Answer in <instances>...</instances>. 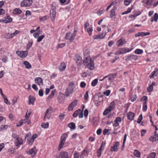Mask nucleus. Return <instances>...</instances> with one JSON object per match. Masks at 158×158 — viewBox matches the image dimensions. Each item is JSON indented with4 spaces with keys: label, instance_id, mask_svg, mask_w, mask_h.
Returning a JSON list of instances; mask_svg holds the SVG:
<instances>
[{
    "label": "nucleus",
    "instance_id": "nucleus-18",
    "mask_svg": "<svg viewBox=\"0 0 158 158\" xmlns=\"http://www.w3.org/2000/svg\"><path fill=\"white\" fill-rule=\"evenodd\" d=\"M105 36V33H102L101 34L94 35L93 37L94 39L98 40L103 39Z\"/></svg>",
    "mask_w": 158,
    "mask_h": 158
},
{
    "label": "nucleus",
    "instance_id": "nucleus-62",
    "mask_svg": "<svg viewBox=\"0 0 158 158\" xmlns=\"http://www.w3.org/2000/svg\"><path fill=\"white\" fill-rule=\"evenodd\" d=\"M39 95L40 97H42L43 96V93L42 89H40L39 90Z\"/></svg>",
    "mask_w": 158,
    "mask_h": 158
},
{
    "label": "nucleus",
    "instance_id": "nucleus-64",
    "mask_svg": "<svg viewBox=\"0 0 158 158\" xmlns=\"http://www.w3.org/2000/svg\"><path fill=\"white\" fill-rule=\"evenodd\" d=\"M22 121H23V120H21L20 121L18 122L16 126L17 127H20L23 124V123Z\"/></svg>",
    "mask_w": 158,
    "mask_h": 158
},
{
    "label": "nucleus",
    "instance_id": "nucleus-48",
    "mask_svg": "<svg viewBox=\"0 0 158 158\" xmlns=\"http://www.w3.org/2000/svg\"><path fill=\"white\" fill-rule=\"evenodd\" d=\"M143 51L142 50L137 49L135 51V53L136 54H140L143 53Z\"/></svg>",
    "mask_w": 158,
    "mask_h": 158
},
{
    "label": "nucleus",
    "instance_id": "nucleus-40",
    "mask_svg": "<svg viewBox=\"0 0 158 158\" xmlns=\"http://www.w3.org/2000/svg\"><path fill=\"white\" fill-rule=\"evenodd\" d=\"M155 0H145V3L148 5H151L153 1Z\"/></svg>",
    "mask_w": 158,
    "mask_h": 158
},
{
    "label": "nucleus",
    "instance_id": "nucleus-35",
    "mask_svg": "<svg viewBox=\"0 0 158 158\" xmlns=\"http://www.w3.org/2000/svg\"><path fill=\"white\" fill-rule=\"evenodd\" d=\"M99 99V97L98 96L94 97V101L96 104L99 105V103L100 102V101L98 102Z\"/></svg>",
    "mask_w": 158,
    "mask_h": 158
},
{
    "label": "nucleus",
    "instance_id": "nucleus-59",
    "mask_svg": "<svg viewBox=\"0 0 158 158\" xmlns=\"http://www.w3.org/2000/svg\"><path fill=\"white\" fill-rule=\"evenodd\" d=\"M39 19L40 21H44L47 19V16H44L42 17H40Z\"/></svg>",
    "mask_w": 158,
    "mask_h": 158
},
{
    "label": "nucleus",
    "instance_id": "nucleus-5",
    "mask_svg": "<svg viewBox=\"0 0 158 158\" xmlns=\"http://www.w3.org/2000/svg\"><path fill=\"white\" fill-rule=\"evenodd\" d=\"M67 136L68 135L66 134H63L62 135L61 137L60 142L58 147V149L59 151L60 150L63 148V146L65 143Z\"/></svg>",
    "mask_w": 158,
    "mask_h": 158
},
{
    "label": "nucleus",
    "instance_id": "nucleus-34",
    "mask_svg": "<svg viewBox=\"0 0 158 158\" xmlns=\"http://www.w3.org/2000/svg\"><path fill=\"white\" fill-rule=\"evenodd\" d=\"M147 102H144L143 103V110L144 112L146 111L147 110Z\"/></svg>",
    "mask_w": 158,
    "mask_h": 158
},
{
    "label": "nucleus",
    "instance_id": "nucleus-20",
    "mask_svg": "<svg viewBox=\"0 0 158 158\" xmlns=\"http://www.w3.org/2000/svg\"><path fill=\"white\" fill-rule=\"evenodd\" d=\"M59 157L60 158H69L68 153L66 152H61L60 154Z\"/></svg>",
    "mask_w": 158,
    "mask_h": 158
},
{
    "label": "nucleus",
    "instance_id": "nucleus-30",
    "mask_svg": "<svg viewBox=\"0 0 158 158\" xmlns=\"http://www.w3.org/2000/svg\"><path fill=\"white\" fill-rule=\"evenodd\" d=\"M125 89L124 88H121L119 90V92H122V93H119V97L120 98L122 99L123 98V97H122L121 95L123 96L125 94Z\"/></svg>",
    "mask_w": 158,
    "mask_h": 158
},
{
    "label": "nucleus",
    "instance_id": "nucleus-41",
    "mask_svg": "<svg viewBox=\"0 0 158 158\" xmlns=\"http://www.w3.org/2000/svg\"><path fill=\"white\" fill-rule=\"evenodd\" d=\"M115 102L114 101H113L110 103V105L108 108L112 110L115 107Z\"/></svg>",
    "mask_w": 158,
    "mask_h": 158
},
{
    "label": "nucleus",
    "instance_id": "nucleus-25",
    "mask_svg": "<svg viewBox=\"0 0 158 158\" xmlns=\"http://www.w3.org/2000/svg\"><path fill=\"white\" fill-rule=\"evenodd\" d=\"M121 120L122 119L120 117L117 118L114 122L113 126L115 127L118 126L119 124V122H121Z\"/></svg>",
    "mask_w": 158,
    "mask_h": 158
},
{
    "label": "nucleus",
    "instance_id": "nucleus-52",
    "mask_svg": "<svg viewBox=\"0 0 158 158\" xmlns=\"http://www.w3.org/2000/svg\"><path fill=\"white\" fill-rule=\"evenodd\" d=\"M49 124L48 123H43L42 124L41 126L42 127L44 128H47L48 127Z\"/></svg>",
    "mask_w": 158,
    "mask_h": 158
},
{
    "label": "nucleus",
    "instance_id": "nucleus-57",
    "mask_svg": "<svg viewBox=\"0 0 158 158\" xmlns=\"http://www.w3.org/2000/svg\"><path fill=\"white\" fill-rule=\"evenodd\" d=\"M110 93V91L109 90H107L105 92L103 93V94L105 95H106L107 96H109Z\"/></svg>",
    "mask_w": 158,
    "mask_h": 158
},
{
    "label": "nucleus",
    "instance_id": "nucleus-38",
    "mask_svg": "<svg viewBox=\"0 0 158 158\" xmlns=\"http://www.w3.org/2000/svg\"><path fill=\"white\" fill-rule=\"evenodd\" d=\"M80 112H81V110L80 109H79L74 112L73 114V116L75 118L77 117L78 115H79Z\"/></svg>",
    "mask_w": 158,
    "mask_h": 158
},
{
    "label": "nucleus",
    "instance_id": "nucleus-17",
    "mask_svg": "<svg viewBox=\"0 0 158 158\" xmlns=\"http://www.w3.org/2000/svg\"><path fill=\"white\" fill-rule=\"evenodd\" d=\"M35 81L36 83L39 86H42L43 85V79L40 77L36 78L35 79Z\"/></svg>",
    "mask_w": 158,
    "mask_h": 158
},
{
    "label": "nucleus",
    "instance_id": "nucleus-33",
    "mask_svg": "<svg viewBox=\"0 0 158 158\" xmlns=\"http://www.w3.org/2000/svg\"><path fill=\"white\" fill-rule=\"evenodd\" d=\"M22 11L19 9L16 8L13 11L14 14H20L22 13Z\"/></svg>",
    "mask_w": 158,
    "mask_h": 158
},
{
    "label": "nucleus",
    "instance_id": "nucleus-44",
    "mask_svg": "<svg viewBox=\"0 0 158 158\" xmlns=\"http://www.w3.org/2000/svg\"><path fill=\"white\" fill-rule=\"evenodd\" d=\"M111 111H112L109 108H108L106 109L104 111L103 113V114L104 115H106L108 114L109 112H110Z\"/></svg>",
    "mask_w": 158,
    "mask_h": 158
},
{
    "label": "nucleus",
    "instance_id": "nucleus-31",
    "mask_svg": "<svg viewBox=\"0 0 158 158\" xmlns=\"http://www.w3.org/2000/svg\"><path fill=\"white\" fill-rule=\"evenodd\" d=\"M117 9V7L115 6H114L111 9L110 11V17L111 18L114 16L115 15V11Z\"/></svg>",
    "mask_w": 158,
    "mask_h": 158
},
{
    "label": "nucleus",
    "instance_id": "nucleus-47",
    "mask_svg": "<svg viewBox=\"0 0 158 158\" xmlns=\"http://www.w3.org/2000/svg\"><path fill=\"white\" fill-rule=\"evenodd\" d=\"M156 154L155 152H152L148 156V158H155Z\"/></svg>",
    "mask_w": 158,
    "mask_h": 158
},
{
    "label": "nucleus",
    "instance_id": "nucleus-45",
    "mask_svg": "<svg viewBox=\"0 0 158 158\" xmlns=\"http://www.w3.org/2000/svg\"><path fill=\"white\" fill-rule=\"evenodd\" d=\"M8 126L6 125H2L0 127V131H2L4 129H6L8 128Z\"/></svg>",
    "mask_w": 158,
    "mask_h": 158
},
{
    "label": "nucleus",
    "instance_id": "nucleus-29",
    "mask_svg": "<svg viewBox=\"0 0 158 158\" xmlns=\"http://www.w3.org/2000/svg\"><path fill=\"white\" fill-rule=\"evenodd\" d=\"M66 67V65L64 62H62L59 66V69L63 71L64 70Z\"/></svg>",
    "mask_w": 158,
    "mask_h": 158
},
{
    "label": "nucleus",
    "instance_id": "nucleus-56",
    "mask_svg": "<svg viewBox=\"0 0 158 158\" xmlns=\"http://www.w3.org/2000/svg\"><path fill=\"white\" fill-rule=\"evenodd\" d=\"M153 89V86L151 85H150L147 88L148 91L149 92H151L152 90Z\"/></svg>",
    "mask_w": 158,
    "mask_h": 158
},
{
    "label": "nucleus",
    "instance_id": "nucleus-9",
    "mask_svg": "<svg viewBox=\"0 0 158 158\" xmlns=\"http://www.w3.org/2000/svg\"><path fill=\"white\" fill-rule=\"evenodd\" d=\"M17 55L21 58H24L26 57L28 53V51H18L16 52Z\"/></svg>",
    "mask_w": 158,
    "mask_h": 158
},
{
    "label": "nucleus",
    "instance_id": "nucleus-13",
    "mask_svg": "<svg viewBox=\"0 0 158 158\" xmlns=\"http://www.w3.org/2000/svg\"><path fill=\"white\" fill-rule=\"evenodd\" d=\"M31 138V135L30 133L27 134L25 137L26 139L28 141V144L30 145H31L34 141V140Z\"/></svg>",
    "mask_w": 158,
    "mask_h": 158
},
{
    "label": "nucleus",
    "instance_id": "nucleus-32",
    "mask_svg": "<svg viewBox=\"0 0 158 158\" xmlns=\"http://www.w3.org/2000/svg\"><path fill=\"white\" fill-rule=\"evenodd\" d=\"M158 19V14L157 13H155L153 17L152 18L151 20V22H153L154 21L155 22H156Z\"/></svg>",
    "mask_w": 158,
    "mask_h": 158
},
{
    "label": "nucleus",
    "instance_id": "nucleus-3",
    "mask_svg": "<svg viewBox=\"0 0 158 158\" xmlns=\"http://www.w3.org/2000/svg\"><path fill=\"white\" fill-rule=\"evenodd\" d=\"M77 32V30H74L73 33L70 32L67 33L66 34L65 39L69 40L71 42H73L75 39Z\"/></svg>",
    "mask_w": 158,
    "mask_h": 158
},
{
    "label": "nucleus",
    "instance_id": "nucleus-15",
    "mask_svg": "<svg viewBox=\"0 0 158 158\" xmlns=\"http://www.w3.org/2000/svg\"><path fill=\"white\" fill-rule=\"evenodd\" d=\"M119 145V143L118 142H115L113 146L111 147L110 151L112 152H117L118 150V148Z\"/></svg>",
    "mask_w": 158,
    "mask_h": 158
},
{
    "label": "nucleus",
    "instance_id": "nucleus-60",
    "mask_svg": "<svg viewBox=\"0 0 158 158\" xmlns=\"http://www.w3.org/2000/svg\"><path fill=\"white\" fill-rule=\"evenodd\" d=\"M96 13L98 15L100 16L103 13V11L102 10H98L97 11Z\"/></svg>",
    "mask_w": 158,
    "mask_h": 158
},
{
    "label": "nucleus",
    "instance_id": "nucleus-26",
    "mask_svg": "<svg viewBox=\"0 0 158 158\" xmlns=\"http://www.w3.org/2000/svg\"><path fill=\"white\" fill-rule=\"evenodd\" d=\"M35 100V98L33 96L30 95L29 97L28 104L34 105V102Z\"/></svg>",
    "mask_w": 158,
    "mask_h": 158
},
{
    "label": "nucleus",
    "instance_id": "nucleus-36",
    "mask_svg": "<svg viewBox=\"0 0 158 158\" xmlns=\"http://www.w3.org/2000/svg\"><path fill=\"white\" fill-rule=\"evenodd\" d=\"M157 70V69H155V70L149 76L150 78H153L154 76H156V75L155 74V73Z\"/></svg>",
    "mask_w": 158,
    "mask_h": 158
},
{
    "label": "nucleus",
    "instance_id": "nucleus-12",
    "mask_svg": "<svg viewBox=\"0 0 158 158\" xmlns=\"http://www.w3.org/2000/svg\"><path fill=\"white\" fill-rule=\"evenodd\" d=\"M36 150L35 147L33 148L27 150L26 151L28 155H31L32 157L35 155Z\"/></svg>",
    "mask_w": 158,
    "mask_h": 158
},
{
    "label": "nucleus",
    "instance_id": "nucleus-51",
    "mask_svg": "<svg viewBox=\"0 0 158 158\" xmlns=\"http://www.w3.org/2000/svg\"><path fill=\"white\" fill-rule=\"evenodd\" d=\"M105 145V143H104L103 142H102V144L101 145L100 148L98 150L101 151H103L104 150Z\"/></svg>",
    "mask_w": 158,
    "mask_h": 158
},
{
    "label": "nucleus",
    "instance_id": "nucleus-55",
    "mask_svg": "<svg viewBox=\"0 0 158 158\" xmlns=\"http://www.w3.org/2000/svg\"><path fill=\"white\" fill-rule=\"evenodd\" d=\"M86 85V84L85 82L84 81H82L80 83V86L82 88H84L85 87Z\"/></svg>",
    "mask_w": 158,
    "mask_h": 158
},
{
    "label": "nucleus",
    "instance_id": "nucleus-7",
    "mask_svg": "<svg viewBox=\"0 0 158 158\" xmlns=\"http://www.w3.org/2000/svg\"><path fill=\"white\" fill-rule=\"evenodd\" d=\"M19 32L20 31H19L16 30L13 33L9 32L6 33L4 35L3 37L5 39H9L18 35Z\"/></svg>",
    "mask_w": 158,
    "mask_h": 158
},
{
    "label": "nucleus",
    "instance_id": "nucleus-42",
    "mask_svg": "<svg viewBox=\"0 0 158 158\" xmlns=\"http://www.w3.org/2000/svg\"><path fill=\"white\" fill-rule=\"evenodd\" d=\"M87 152H88L86 150H83L80 156V158H84L85 155L87 154Z\"/></svg>",
    "mask_w": 158,
    "mask_h": 158
},
{
    "label": "nucleus",
    "instance_id": "nucleus-53",
    "mask_svg": "<svg viewBox=\"0 0 158 158\" xmlns=\"http://www.w3.org/2000/svg\"><path fill=\"white\" fill-rule=\"evenodd\" d=\"M143 118L142 115V114H140L137 119V123H139L141 122V120H142Z\"/></svg>",
    "mask_w": 158,
    "mask_h": 158
},
{
    "label": "nucleus",
    "instance_id": "nucleus-21",
    "mask_svg": "<svg viewBox=\"0 0 158 158\" xmlns=\"http://www.w3.org/2000/svg\"><path fill=\"white\" fill-rule=\"evenodd\" d=\"M76 61L77 64L78 66L81 65L82 62V58L79 56H77L75 57V59Z\"/></svg>",
    "mask_w": 158,
    "mask_h": 158
},
{
    "label": "nucleus",
    "instance_id": "nucleus-43",
    "mask_svg": "<svg viewBox=\"0 0 158 158\" xmlns=\"http://www.w3.org/2000/svg\"><path fill=\"white\" fill-rule=\"evenodd\" d=\"M86 30L87 31L89 35H91L92 32L93 30L92 27L87 28L86 29Z\"/></svg>",
    "mask_w": 158,
    "mask_h": 158
},
{
    "label": "nucleus",
    "instance_id": "nucleus-10",
    "mask_svg": "<svg viewBox=\"0 0 158 158\" xmlns=\"http://www.w3.org/2000/svg\"><path fill=\"white\" fill-rule=\"evenodd\" d=\"M31 0H24L21 3V6L22 7L29 6L32 3Z\"/></svg>",
    "mask_w": 158,
    "mask_h": 158
},
{
    "label": "nucleus",
    "instance_id": "nucleus-22",
    "mask_svg": "<svg viewBox=\"0 0 158 158\" xmlns=\"http://www.w3.org/2000/svg\"><path fill=\"white\" fill-rule=\"evenodd\" d=\"M116 73H111L108 75V80L110 82H111L113 81L115 77L116 76Z\"/></svg>",
    "mask_w": 158,
    "mask_h": 158
},
{
    "label": "nucleus",
    "instance_id": "nucleus-14",
    "mask_svg": "<svg viewBox=\"0 0 158 158\" xmlns=\"http://www.w3.org/2000/svg\"><path fill=\"white\" fill-rule=\"evenodd\" d=\"M77 100H74L71 103L68 107V110H69L72 111L73 110V108L77 106Z\"/></svg>",
    "mask_w": 158,
    "mask_h": 158
},
{
    "label": "nucleus",
    "instance_id": "nucleus-23",
    "mask_svg": "<svg viewBox=\"0 0 158 158\" xmlns=\"http://www.w3.org/2000/svg\"><path fill=\"white\" fill-rule=\"evenodd\" d=\"M149 140L152 142L156 141L158 140V134H156V132L155 131V135L153 136H151L149 138Z\"/></svg>",
    "mask_w": 158,
    "mask_h": 158
},
{
    "label": "nucleus",
    "instance_id": "nucleus-16",
    "mask_svg": "<svg viewBox=\"0 0 158 158\" xmlns=\"http://www.w3.org/2000/svg\"><path fill=\"white\" fill-rule=\"evenodd\" d=\"M150 34V33L149 32L145 33L143 32H140L136 33L135 35V37L139 36L143 37L149 35Z\"/></svg>",
    "mask_w": 158,
    "mask_h": 158
},
{
    "label": "nucleus",
    "instance_id": "nucleus-39",
    "mask_svg": "<svg viewBox=\"0 0 158 158\" xmlns=\"http://www.w3.org/2000/svg\"><path fill=\"white\" fill-rule=\"evenodd\" d=\"M69 126L71 129L74 130L75 129V124L74 123L72 122L69 124Z\"/></svg>",
    "mask_w": 158,
    "mask_h": 158
},
{
    "label": "nucleus",
    "instance_id": "nucleus-6",
    "mask_svg": "<svg viewBox=\"0 0 158 158\" xmlns=\"http://www.w3.org/2000/svg\"><path fill=\"white\" fill-rule=\"evenodd\" d=\"M132 50L127 48H123L117 50L115 52L116 55H119L129 52Z\"/></svg>",
    "mask_w": 158,
    "mask_h": 158
},
{
    "label": "nucleus",
    "instance_id": "nucleus-37",
    "mask_svg": "<svg viewBox=\"0 0 158 158\" xmlns=\"http://www.w3.org/2000/svg\"><path fill=\"white\" fill-rule=\"evenodd\" d=\"M24 64L26 68L29 69L31 68V65L29 62L27 61H25L24 62Z\"/></svg>",
    "mask_w": 158,
    "mask_h": 158
},
{
    "label": "nucleus",
    "instance_id": "nucleus-24",
    "mask_svg": "<svg viewBox=\"0 0 158 158\" xmlns=\"http://www.w3.org/2000/svg\"><path fill=\"white\" fill-rule=\"evenodd\" d=\"M2 21L5 23H6L11 22L12 21V19L9 16H7L5 17Z\"/></svg>",
    "mask_w": 158,
    "mask_h": 158
},
{
    "label": "nucleus",
    "instance_id": "nucleus-28",
    "mask_svg": "<svg viewBox=\"0 0 158 158\" xmlns=\"http://www.w3.org/2000/svg\"><path fill=\"white\" fill-rule=\"evenodd\" d=\"M134 116V114L133 112H130L127 114V118L128 119L132 120H133Z\"/></svg>",
    "mask_w": 158,
    "mask_h": 158
},
{
    "label": "nucleus",
    "instance_id": "nucleus-4",
    "mask_svg": "<svg viewBox=\"0 0 158 158\" xmlns=\"http://www.w3.org/2000/svg\"><path fill=\"white\" fill-rule=\"evenodd\" d=\"M75 86V83L73 81L70 82L69 85V87L67 89L66 92V95L67 96H69L72 93Z\"/></svg>",
    "mask_w": 158,
    "mask_h": 158
},
{
    "label": "nucleus",
    "instance_id": "nucleus-49",
    "mask_svg": "<svg viewBox=\"0 0 158 158\" xmlns=\"http://www.w3.org/2000/svg\"><path fill=\"white\" fill-rule=\"evenodd\" d=\"M134 154L135 156L138 157L140 156V153L138 151L135 150L134 152Z\"/></svg>",
    "mask_w": 158,
    "mask_h": 158
},
{
    "label": "nucleus",
    "instance_id": "nucleus-2",
    "mask_svg": "<svg viewBox=\"0 0 158 158\" xmlns=\"http://www.w3.org/2000/svg\"><path fill=\"white\" fill-rule=\"evenodd\" d=\"M12 137L15 140V143L16 146L18 147L23 144V139L19 137L18 135L15 134H13Z\"/></svg>",
    "mask_w": 158,
    "mask_h": 158
},
{
    "label": "nucleus",
    "instance_id": "nucleus-61",
    "mask_svg": "<svg viewBox=\"0 0 158 158\" xmlns=\"http://www.w3.org/2000/svg\"><path fill=\"white\" fill-rule=\"evenodd\" d=\"M88 91H87L84 95V98L85 99L87 100L88 98Z\"/></svg>",
    "mask_w": 158,
    "mask_h": 158
},
{
    "label": "nucleus",
    "instance_id": "nucleus-1",
    "mask_svg": "<svg viewBox=\"0 0 158 158\" xmlns=\"http://www.w3.org/2000/svg\"><path fill=\"white\" fill-rule=\"evenodd\" d=\"M83 64L85 66H87L90 70H93L94 69V60L91 59L89 56H86L83 60Z\"/></svg>",
    "mask_w": 158,
    "mask_h": 158
},
{
    "label": "nucleus",
    "instance_id": "nucleus-58",
    "mask_svg": "<svg viewBox=\"0 0 158 158\" xmlns=\"http://www.w3.org/2000/svg\"><path fill=\"white\" fill-rule=\"evenodd\" d=\"M31 113V111H27L25 116V118H29Z\"/></svg>",
    "mask_w": 158,
    "mask_h": 158
},
{
    "label": "nucleus",
    "instance_id": "nucleus-27",
    "mask_svg": "<svg viewBox=\"0 0 158 158\" xmlns=\"http://www.w3.org/2000/svg\"><path fill=\"white\" fill-rule=\"evenodd\" d=\"M138 58V56L136 55H131L128 56L127 59L128 60H137Z\"/></svg>",
    "mask_w": 158,
    "mask_h": 158
},
{
    "label": "nucleus",
    "instance_id": "nucleus-11",
    "mask_svg": "<svg viewBox=\"0 0 158 158\" xmlns=\"http://www.w3.org/2000/svg\"><path fill=\"white\" fill-rule=\"evenodd\" d=\"M56 8L55 7H53L50 10V16L51 19L53 21L55 19L56 17Z\"/></svg>",
    "mask_w": 158,
    "mask_h": 158
},
{
    "label": "nucleus",
    "instance_id": "nucleus-63",
    "mask_svg": "<svg viewBox=\"0 0 158 158\" xmlns=\"http://www.w3.org/2000/svg\"><path fill=\"white\" fill-rule=\"evenodd\" d=\"M5 11L3 9H0V15H2L5 14Z\"/></svg>",
    "mask_w": 158,
    "mask_h": 158
},
{
    "label": "nucleus",
    "instance_id": "nucleus-46",
    "mask_svg": "<svg viewBox=\"0 0 158 158\" xmlns=\"http://www.w3.org/2000/svg\"><path fill=\"white\" fill-rule=\"evenodd\" d=\"M98 82V79H95L92 81L91 83V85L93 86H95L97 85Z\"/></svg>",
    "mask_w": 158,
    "mask_h": 158
},
{
    "label": "nucleus",
    "instance_id": "nucleus-19",
    "mask_svg": "<svg viewBox=\"0 0 158 158\" xmlns=\"http://www.w3.org/2000/svg\"><path fill=\"white\" fill-rule=\"evenodd\" d=\"M126 43V41L124 39H121L118 40L116 43L117 47H119L123 45Z\"/></svg>",
    "mask_w": 158,
    "mask_h": 158
},
{
    "label": "nucleus",
    "instance_id": "nucleus-54",
    "mask_svg": "<svg viewBox=\"0 0 158 158\" xmlns=\"http://www.w3.org/2000/svg\"><path fill=\"white\" fill-rule=\"evenodd\" d=\"M44 35H41L37 39V42H40L44 38Z\"/></svg>",
    "mask_w": 158,
    "mask_h": 158
},
{
    "label": "nucleus",
    "instance_id": "nucleus-8",
    "mask_svg": "<svg viewBox=\"0 0 158 158\" xmlns=\"http://www.w3.org/2000/svg\"><path fill=\"white\" fill-rule=\"evenodd\" d=\"M52 110V107H50L47 110L45 114V116L44 118V121L46 120V118L49 119L51 115V111Z\"/></svg>",
    "mask_w": 158,
    "mask_h": 158
},
{
    "label": "nucleus",
    "instance_id": "nucleus-50",
    "mask_svg": "<svg viewBox=\"0 0 158 158\" xmlns=\"http://www.w3.org/2000/svg\"><path fill=\"white\" fill-rule=\"evenodd\" d=\"M132 0H124V3L126 6L129 5L131 2Z\"/></svg>",
    "mask_w": 158,
    "mask_h": 158
}]
</instances>
